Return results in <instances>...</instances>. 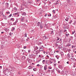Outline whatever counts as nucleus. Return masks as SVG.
<instances>
[{
	"label": "nucleus",
	"mask_w": 76,
	"mask_h": 76,
	"mask_svg": "<svg viewBox=\"0 0 76 76\" xmlns=\"http://www.w3.org/2000/svg\"><path fill=\"white\" fill-rule=\"evenodd\" d=\"M42 25V23H40V22H38L37 23V26H39V27L40 26H41V25Z\"/></svg>",
	"instance_id": "obj_1"
},
{
	"label": "nucleus",
	"mask_w": 76,
	"mask_h": 76,
	"mask_svg": "<svg viewBox=\"0 0 76 76\" xmlns=\"http://www.w3.org/2000/svg\"><path fill=\"white\" fill-rule=\"evenodd\" d=\"M47 65H45L44 66V69L45 70H46L47 69Z\"/></svg>",
	"instance_id": "obj_2"
},
{
	"label": "nucleus",
	"mask_w": 76,
	"mask_h": 76,
	"mask_svg": "<svg viewBox=\"0 0 76 76\" xmlns=\"http://www.w3.org/2000/svg\"><path fill=\"white\" fill-rule=\"evenodd\" d=\"M58 67L61 69H63V66L62 65H60L58 66Z\"/></svg>",
	"instance_id": "obj_3"
},
{
	"label": "nucleus",
	"mask_w": 76,
	"mask_h": 76,
	"mask_svg": "<svg viewBox=\"0 0 76 76\" xmlns=\"http://www.w3.org/2000/svg\"><path fill=\"white\" fill-rule=\"evenodd\" d=\"M21 21L23 22H25V19H24V18H22L21 19Z\"/></svg>",
	"instance_id": "obj_4"
},
{
	"label": "nucleus",
	"mask_w": 76,
	"mask_h": 76,
	"mask_svg": "<svg viewBox=\"0 0 76 76\" xmlns=\"http://www.w3.org/2000/svg\"><path fill=\"white\" fill-rule=\"evenodd\" d=\"M26 13L25 12H23L22 13V15L23 16H26Z\"/></svg>",
	"instance_id": "obj_5"
},
{
	"label": "nucleus",
	"mask_w": 76,
	"mask_h": 76,
	"mask_svg": "<svg viewBox=\"0 0 76 76\" xmlns=\"http://www.w3.org/2000/svg\"><path fill=\"white\" fill-rule=\"evenodd\" d=\"M38 47L36 46L34 47V50H38Z\"/></svg>",
	"instance_id": "obj_6"
},
{
	"label": "nucleus",
	"mask_w": 76,
	"mask_h": 76,
	"mask_svg": "<svg viewBox=\"0 0 76 76\" xmlns=\"http://www.w3.org/2000/svg\"><path fill=\"white\" fill-rule=\"evenodd\" d=\"M66 36V37H67L68 36H69V33H66V34H65Z\"/></svg>",
	"instance_id": "obj_7"
},
{
	"label": "nucleus",
	"mask_w": 76,
	"mask_h": 76,
	"mask_svg": "<svg viewBox=\"0 0 76 76\" xmlns=\"http://www.w3.org/2000/svg\"><path fill=\"white\" fill-rule=\"evenodd\" d=\"M69 19V18L66 17V19H65V20H66V21H67V22Z\"/></svg>",
	"instance_id": "obj_8"
},
{
	"label": "nucleus",
	"mask_w": 76,
	"mask_h": 76,
	"mask_svg": "<svg viewBox=\"0 0 76 76\" xmlns=\"http://www.w3.org/2000/svg\"><path fill=\"white\" fill-rule=\"evenodd\" d=\"M18 14H19V13L17 12L16 13H14L13 14V15H14V16L15 15H17Z\"/></svg>",
	"instance_id": "obj_9"
},
{
	"label": "nucleus",
	"mask_w": 76,
	"mask_h": 76,
	"mask_svg": "<svg viewBox=\"0 0 76 76\" xmlns=\"http://www.w3.org/2000/svg\"><path fill=\"white\" fill-rule=\"evenodd\" d=\"M37 69L36 68L33 69V70H34V72H37Z\"/></svg>",
	"instance_id": "obj_10"
},
{
	"label": "nucleus",
	"mask_w": 76,
	"mask_h": 76,
	"mask_svg": "<svg viewBox=\"0 0 76 76\" xmlns=\"http://www.w3.org/2000/svg\"><path fill=\"white\" fill-rule=\"evenodd\" d=\"M32 67L31 66H29L28 67V69H32Z\"/></svg>",
	"instance_id": "obj_11"
},
{
	"label": "nucleus",
	"mask_w": 76,
	"mask_h": 76,
	"mask_svg": "<svg viewBox=\"0 0 76 76\" xmlns=\"http://www.w3.org/2000/svg\"><path fill=\"white\" fill-rule=\"evenodd\" d=\"M40 29H42L43 27L42 26V25L41 24V25L39 26Z\"/></svg>",
	"instance_id": "obj_12"
},
{
	"label": "nucleus",
	"mask_w": 76,
	"mask_h": 76,
	"mask_svg": "<svg viewBox=\"0 0 76 76\" xmlns=\"http://www.w3.org/2000/svg\"><path fill=\"white\" fill-rule=\"evenodd\" d=\"M43 39H47V37H46V36H43Z\"/></svg>",
	"instance_id": "obj_13"
},
{
	"label": "nucleus",
	"mask_w": 76,
	"mask_h": 76,
	"mask_svg": "<svg viewBox=\"0 0 76 76\" xmlns=\"http://www.w3.org/2000/svg\"><path fill=\"white\" fill-rule=\"evenodd\" d=\"M50 34H51V35H54V32L53 31H51Z\"/></svg>",
	"instance_id": "obj_14"
},
{
	"label": "nucleus",
	"mask_w": 76,
	"mask_h": 76,
	"mask_svg": "<svg viewBox=\"0 0 76 76\" xmlns=\"http://www.w3.org/2000/svg\"><path fill=\"white\" fill-rule=\"evenodd\" d=\"M42 63L43 64H45V60H43L42 61Z\"/></svg>",
	"instance_id": "obj_15"
},
{
	"label": "nucleus",
	"mask_w": 76,
	"mask_h": 76,
	"mask_svg": "<svg viewBox=\"0 0 76 76\" xmlns=\"http://www.w3.org/2000/svg\"><path fill=\"white\" fill-rule=\"evenodd\" d=\"M46 28H50V25H46Z\"/></svg>",
	"instance_id": "obj_16"
},
{
	"label": "nucleus",
	"mask_w": 76,
	"mask_h": 76,
	"mask_svg": "<svg viewBox=\"0 0 76 76\" xmlns=\"http://www.w3.org/2000/svg\"><path fill=\"white\" fill-rule=\"evenodd\" d=\"M5 4L7 7H9V3H6Z\"/></svg>",
	"instance_id": "obj_17"
},
{
	"label": "nucleus",
	"mask_w": 76,
	"mask_h": 76,
	"mask_svg": "<svg viewBox=\"0 0 76 76\" xmlns=\"http://www.w3.org/2000/svg\"><path fill=\"white\" fill-rule=\"evenodd\" d=\"M15 30V27H12L11 29V31H13Z\"/></svg>",
	"instance_id": "obj_18"
},
{
	"label": "nucleus",
	"mask_w": 76,
	"mask_h": 76,
	"mask_svg": "<svg viewBox=\"0 0 76 76\" xmlns=\"http://www.w3.org/2000/svg\"><path fill=\"white\" fill-rule=\"evenodd\" d=\"M59 4V3H58V1H56V3H55V4Z\"/></svg>",
	"instance_id": "obj_19"
},
{
	"label": "nucleus",
	"mask_w": 76,
	"mask_h": 76,
	"mask_svg": "<svg viewBox=\"0 0 76 76\" xmlns=\"http://www.w3.org/2000/svg\"><path fill=\"white\" fill-rule=\"evenodd\" d=\"M18 20H19V19H18V18H17L15 22L16 23H18Z\"/></svg>",
	"instance_id": "obj_20"
},
{
	"label": "nucleus",
	"mask_w": 76,
	"mask_h": 76,
	"mask_svg": "<svg viewBox=\"0 0 76 76\" xmlns=\"http://www.w3.org/2000/svg\"><path fill=\"white\" fill-rule=\"evenodd\" d=\"M4 30L6 31V32L7 31H8V29L7 28H5Z\"/></svg>",
	"instance_id": "obj_21"
},
{
	"label": "nucleus",
	"mask_w": 76,
	"mask_h": 76,
	"mask_svg": "<svg viewBox=\"0 0 76 76\" xmlns=\"http://www.w3.org/2000/svg\"><path fill=\"white\" fill-rule=\"evenodd\" d=\"M67 56H68V57L69 58H70V55L69 54V53L67 54Z\"/></svg>",
	"instance_id": "obj_22"
},
{
	"label": "nucleus",
	"mask_w": 76,
	"mask_h": 76,
	"mask_svg": "<svg viewBox=\"0 0 76 76\" xmlns=\"http://www.w3.org/2000/svg\"><path fill=\"white\" fill-rule=\"evenodd\" d=\"M42 44V43L40 42H38V45H40V44Z\"/></svg>",
	"instance_id": "obj_23"
},
{
	"label": "nucleus",
	"mask_w": 76,
	"mask_h": 76,
	"mask_svg": "<svg viewBox=\"0 0 76 76\" xmlns=\"http://www.w3.org/2000/svg\"><path fill=\"white\" fill-rule=\"evenodd\" d=\"M17 23H16V22H14V23H13V25H16Z\"/></svg>",
	"instance_id": "obj_24"
},
{
	"label": "nucleus",
	"mask_w": 76,
	"mask_h": 76,
	"mask_svg": "<svg viewBox=\"0 0 76 76\" xmlns=\"http://www.w3.org/2000/svg\"><path fill=\"white\" fill-rule=\"evenodd\" d=\"M56 11V10H53V13H55V12Z\"/></svg>",
	"instance_id": "obj_25"
},
{
	"label": "nucleus",
	"mask_w": 76,
	"mask_h": 76,
	"mask_svg": "<svg viewBox=\"0 0 76 76\" xmlns=\"http://www.w3.org/2000/svg\"><path fill=\"white\" fill-rule=\"evenodd\" d=\"M75 32V31H72V34L73 35V34H74Z\"/></svg>",
	"instance_id": "obj_26"
},
{
	"label": "nucleus",
	"mask_w": 76,
	"mask_h": 76,
	"mask_svg": "<svg viewBox=\"0 0 76 76\" xmlns=\"http://www.w3.org/2000/svg\"><path fill=\"white\" fill-rule=\"evenodd\" d=\"M67 1L68 3H70V0H67Z\"/></svg>",
	"instance_id": "obj_27"
},
{
	"label": "nucleus",
	"mask_w": 76,
	"mask_h": 76,
	"mask_svg": "<svg viewBox=\"0 0 76 76\" xmlns=\"http://www.w3.org/2000/svg\"><path fill=\"white\" fill-rule=\"evenodd\" d=\"M14 10H17V9H16V7H15L14 8Z\"/></svg>",
	"instance_id": "obj_28"
},
{
	"label": "nucleus",
	"mask_w": 76,
	"mask_h": 76,
	"mask_svg": "<svg viewBox=\"0 0 76 76\" xmlns=\"http://www.w3.org/2000/svg\"><path fill=\"white\" fill-rule=\"evenodd\" d=\"M66 46H67L68 47H69V46H70V44H68L67 45H66Z\"/></svg>",
	"instance_id": "obj_29"
},
{
	"label": "nucleus",
	"mask_w": 76,
	"mask_h": 76,
	"mask_svg": "<svg viewBox=\"0 0 76 76\" xmlns=\"http://www.w3.org/2000/svg\"><path fill=\"white\" fill-rule=\"evenodd\" d=\"M56 65H57V63L54 64V65L55 67H56Z\"/></svg>",
	"instance_id": "obj_30"
},
{
	"label": "nucleus",
	"mask_w": 76,
	"mask_h": 76,
	"mask_svg": "<svg viewBox=\"0 0 76 76\" xmlns=\"http://www.w3.org/2000/svg\"><path fill=\"white\" fill-rule=\"evenodd\" d=\"M10 20H12V21H14V20H13V18H11L10 19Z\"/></svg>",
	"instance_id": "obj_31"
},
{
	"label": "nucleus",
	"mask_w": 76,
	"mask_h": 76,
	"mask_svg": "<svg viewBox=\"0 0 76 76\" xmlns=\"http://www.w3.org/2000/svg\"><path fill=\"white\" fill-rule=\"evenodd\" d=\"M6 13L8 15V14H10V12H6Z\"/></svg>",
	"instance_id": "obj_32"
},
{
	"label": "nucleus",
	"mask_w": 76,
	"mask_h": 76,
	"mask_svg": "<svg viewBox=\"0 0 76 76\" xmlns=\"http://www.w3.org/2000/svg\"><path fill=\"white\" fill-rule=\"evenodd\" d=\"M27 35V34L26 33H25V37H27V36L26 35Z\"/></svg>",
	"instance_id": "obj_33"
},
{
	"label": "nucleus",
	"mask_w": 76,
	"mask_h": 76,
	"mask_svg": "<svg viewBox=\"0 0 76 76\" xmlns=\"http://www.w3.org/2000/svg\"><path fill=\"white\" fill-rule=\"evenodd\" d=\"M49 62L51 64H52V63H53V61H51V60H49Z\"/></svg>",
	"instance_id": "obj_34"
},
{
	"label": "nucleus",
	"mask_w": 76,
	"mask_h": 76,
	"mask_svg": "<svg viewBox=\"0 0 76 76\" xmlns=\"http://www.w3.org/2000/svg\"><path fill=\"white\" fill-rule=\"evenodd\" d=\"M61 56H63L64 53H61Z\"/></svg>",
	"instance_id": "obj_35"
},
{
	"label": "nucleus",
	"mask_w": 76,
	"mask_h": 76,
	"mask_svg": "<svg viewBox=\"0 0 76 76\" xmlns=\"http://www.w3.org/2000/svg\"><path fill=\"white\" fill-rule=\"evenodd\" d=\"M9 35L12 36V33L11 32H10L9 33Z\"/></svg>",
	"instance_id": "obj_36"
},
{
	"label": "nucleus",
	"mask_w": 76,
	"mask_h": 76,
	"mask_svg": "<svg viewBox=\"0 0 76 76\" xmlns=\"http://www.w3.org/2000/svg\"><path fill=\"white\" fill-rule=\"evenodd\" d=\"M57 41H58L59 39H60V38L58 37H57Z\"/></svg>",
	"instance_id": "obj_37"
},
{
	"label": "nucleus",
	"mask_w": 76,
	"mask_h": 76,
	"mask_svg": "<svg viewBox=\"0 0 76 76\" xmlns=\"http://www.w3.org/2000/svg\"><path fill=\"white\" fill-rule=\"evenodd\" d=\"M48 68L49 69H52V68H51L50 66Z\"/></svg>",
	"instance_id": "obj_38"
},
{
	"label": "nucleus",
	"mask_w": 76,
	"mask_h": 76,
	"mask_svg": "<svg viewBox=\"0 0 76 76\" xmlns=\"http://www.w3.org/2000/svg\"><path fill=\"white\" fill-rule=\"evenodd\" d=\"M55 57H56V58H57V59H58V58L57 57V56L56 55Z\"/></svg>",
	"instance_id": "obj_39"
},
{
	"label": "nucleus",
	"mask_w": 76,
	"mask_h": 76,
	"mask_svg": "<svg viewBox=\"0 0 76 76\" xmlns=\"http://www.w3.org/2000/svg\"><path fill=\"white\" fill-rule=\"evenodd\" d=\"M26 46H25L23 47L24 49H26Z\"/></svg>",
	"instance_id": "obj_40"
},
{
	"label": "nucleus",
	"mask_w": 76,
	"mask_h": 76,
	"mask_svg": "<svg viewBox=\"0 0 76 76\" xmlns=\"http://www.w3.org/2000/svg\"><path fill=\"white\" fill-rule=\"evenodd\" d=\"M2 25L3 26H5V25H4V23H2Z\"/></svg>",
	"instance_id": "obj_41"
},
{
	"label": "nucleus",
	"mask_w": 76,
	"mask_h": 76,
	"mask_svg": "<svg viewBox=\"0 0 76 76\" xmlns=\"http://www.w3.org/2000/svg\"><path fill=\"white\" fill-rule=\"evenodd\" d=\"M51 72H54V69L51 70Z\"/></svg>",
	"instance_id": "obj_42"
},
{
	"label": "nucleus",
	"mask_w": 76,
	"mask_h": 76,
	"mask_svg": "<svg viewBox=\"0 0 76 76\" xmlns=\"http://www.w3.org/2000/svg\"><path fill=\"white\" fill-rule=\"evenodd\" d=\"M47 16V14H46L45 15V17H46Z\"/></svg>",
	"instance_id": "obj_43"
},
{
	"label": "nucleus",
	"mask_w": 76,
	"mask_h": 76,
	"mask_svg": "<svg viewBox=\"0 0 76 76\" xmlns=\"http://www.w3.org/2000/svg\"><path fill=\"white\" fill-rule=\"evenodd\" d=\"M66 31H67V30H66V29L64 30V32H66Z\"/></svg>",
	"instance_id": "obj_44"
},
{
	"label": "nucleus",
	"mask_w": 76,
	"mask_h": 76,
	"mask_svg": "<svg viewBox=\"0 0 76 76\" xmlns=\"http://www.w3.org/2000/svg\"><path fill=\"white\" fill-rule=\"evenodd\" d=\"M12 14H10L9 15V17H11L12 16Z\"/></svg>",
	"instance_id": "obj_45"
},
{
	"label": "nucleus",
	"mask_w": 76,
	"mask_h": 76,
	"mask_svg": "<svg viewBox=\"0 0 76 76\" xmlns=\"http://www.w3.org/2000/svg\"><path fill=\"white\" fill-rule=\"evenodd\" d=\"M56 71H57V72H58L59 70V69H56Z\"/></svg>",
	"instance_id": "obj_46"
},
{
	"label": "nucleus",
	"mask_w": 76,
	"mask_h": 76,
	"mask_svg": "<svg viewBox=\"0 0 76 76\" xmlns=\"http://www.w3.org/2000/svg\"><path fill=\"white\" fill-rule=\"evenodd\" d=\"M48 72H49V73H50V72H51V70H48Z\"/></svg>",
	"instance_id": "obj_47"
},
{
	"label": "nucleus",
	"mask_w": 76,
	"mask_h": 76,
	"mask_svg": "<svg viewBox=\"0 0 76 76\" xmlns=\"http://www.w3.org/2000/svg\"><path fill=\"white\" fill-rule=\"evenodd\" d=\"M36 1L37 2H38V1H40V0H36Z\"/></svg>",
	"instance_id": "obj_48"
},
{
	"label": "nucleus",
	"mask_w": 76,
	"mask_h": 76,
	"mask_svg": "<svg viewBox=\"0 0 76 76\" xmlns=\"http://www.w3.org/2000/svg\"><path fill=\"white\" fill-rule=\"evenodd\" d=\"M2 69V66H0V69Z\"/></svg>",
	"instance_id": "obj_49"
},
{
	"label": "nucleus",
	"mask_w": 76,
	"mask_h": 76,
	"mask_svg": "<svg viewBox=\"0 0 76 76\" xmlns=\"http://www.w3.org/2000/svg\"><path fill=\"white\" fill-rule=\"evenodd\" d=\"M74 36H75V37H76V33H75V34L74 35Z\"/></svg>",
	"instance_id": "obj_50"
},
{
	"label": "nucleus",
	"mask_w": 76,
	"mask_h": 76,
	"mask_svg": "<svg viewBox=\"0 0 76 76\" xmlns=\"http://www.w3.org/2000/svg\"><path fill=\"white\" fill-rule=\"evenodd\" d=\"M47 57L48 58H49V56H47Z\"/></svg>",
	"instance_id": "obj_51"
},
{
	"label": "nucleus",
	"mask_w": 76,
	"mask_h": 76,
	"mask_svg": "<svg viewBox=\"0 0 76 76\" xmlns=\"http://www.w3.org/2000/svg\"><path fill=\"white\" fill-rule=\"evenodd\" d=\"M37 66H38V67H39V64H38Z\"/></svg>",
	"instance_id": "obj_52"
},
{
	"label": "nucleus",
	"mask_w": 76,
	"mask_h": 76,
	"mask_svg": "<svg viewBox=\"0 0 76 76\" xmlns=\"http://www.w3.org/2000/svg\"><path fill=\"white\" fill-rule=\"evenodd\" d=\"M58 73H60V70H59L58 71Z\"/></svg>",
	"instance_id": "obj_53"
},
{
	"label": "nucleus",
	"mask_w": 76,
	"mask_h": 76,
	"mask_svg": "<svg viewBox=\"0 0 76 76\" xmlns=\"http://www.w3.org/2000/svg\"><path fill=\"white\" fill-rule=\"evenodd\" d=\"M29 3H30V4H31V3H32V2L31 1H30L29 2Z\"/></svg>",
	"instance_id": "obj_54"
},
{
	"label": "nucleus",
	"mask_w": 76,
	"mask_h": 76,
	"mask_svg": "<svg viewBox=\"0 0 76 76\" xmlns=\"http://www.w3.org/2000/svg\"><path fill=\"white\" fill-rule=\"evenodd\" d=\"M67 64H69V61H68V62H66Z\"/></svg>",
	"instance_id": "obj_55"
},
{
	"label": "nucleus",
	"mask_w": 76,
	"mask_h": 76,
	"mask_svg": "<svg viewBox=\"0 0 76 76\" xmlns=\"http://www.w3.org/2000/svg\"><path fill=\"white\" fill-rule=\"evenodd\" d=\"M30 51H31V50H28V53H30Z\"/></svg>",
	"instance_id": "obj_56"
},
{
	"label": "nucleus",
	"mask_w": 76,
	"mask_h": 76,
	"mask_svg": "<svg viewBox=\"0 0 76 76\" xmlns=\"http://www.w3.org/2000/svg\"><path fill=\"white\" fill-rule=\"evenodd\" d=\"M45 73H43V76H45Z\"/></svg>",
	"instance_id": "obj_57"
},
{
	"label": "nucleus",
	"mask_w": 76,
	"mask_h": 76,
	"mask_svg": "<svg viewBox=\"0 0 76 76\" xmlns=\"http://www.w3.org/2000/svg\"><path fill=\"white\" fill-rule=\"evenodd\" d=\"M72 57H73V54H72L71 55Z\"/></svg>",
	"instance_id": "obj_58"
},
{
	"label": "nucleus",
	"mask_w": 76,
	"mask_h": 76,
	"mask_svg": "<svg viewBox=\"0 0 76 76\" xmlns=\"http://www.w3.org/2000/svg\"><path fill=\"white\" fill-rule=\"evenodd\" d=\"M39 57H41V56L40 55H39Z\"/></svg>",
	"instance_id": "obj_59"
},
{
	"label": "nucleus",
	"mask_w": 76,
	"mask_h": 76,
	"mask_svg": "<svg viewBox=\"0 0 76 76\" xmlns=\"http://www.w3.org/2000/svg\"><path fill=\"white\" fill-rule=\"evenodd\" d=\"M17 16H18V17H19V14H17Z\"/></svg>",
	"instance_id": "obj_60"
},
{
	"label": "nucleus",
	"mask_w": 76,
	"mask_h": 76,
	"mask_svg": "<svg viewBox=\"0 0 76 76\" xmlns=\"http://www.w3.org/2000/svg\"><path fill=\"white\" fill-rule=\"evenodd\" d=\"M56 53H58V50H57L56 51Z\"/></svg>",
	"instance_id": "obj_61"
},
{
	"label": "nucleus",
	"mask_w": 76,
	"mask_h": 76,
	"mask_svg": "<svg viewBox=\"0 0 76 76\" xmlns=\"http://www.w3.org/2000/svg\"><path fill=\"white\" fill-rule=\"evenodd\" d=\"M72 48H73V45L72 46Z\"/></svg>",
	"instance_id": "obj_62"
},
{
	"label": "nucleus",
	"mask_w": 76,
	"mask_h": 76,
	"mask_svg": "<svg viewBox=\"0 0 76 76\" xmlns=\"http://www.w3.org/2000/svg\"><path fill=\"white\" fill-rule=\"evenodd\" d=\"M26 22H28V20H26Z\"/></svg>",
	"instance_id": "obj_63"
},
{
	"label": "nucleus",
	"mask_w": 76,
	"mask_h": 76,
	"mask_svg": "<svg viewBox=\"0 0 76 76\" xmlns=\"http://www.w3.org/2000/svg\"><path fill=\"white\" fill-rule=\"evenodd\" d=\"M3 33H4V32H1V34H3Z\"/></svg>",
	"instance_id": "obj_64"
}]
</instances>
